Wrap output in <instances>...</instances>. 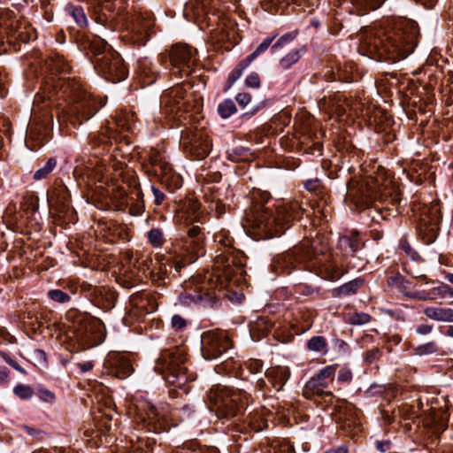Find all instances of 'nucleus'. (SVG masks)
Instances as JSON below:
<instances>
[{
  "label": "nucleus",
  "instance_id": "1",
  "mask_svg": "<svg viewBox=\"0 0 453 453\" xmlns=\"http://www.w3.org/2000/svg\"><path fill=\"white\" fill-rule=\"evenodd\" d=\"M362 43L369 54L380 60L397 62L413 51L417 32L407 21L374 26L363 30Z\"/></svg>",
  "mask_w": 453,
  "mask_h": 453
},
{
  "label": "nucleus",
  "instance_id": "2",
  "mask_svg": "<svg viewBox=\"0 0 453 453\" xmlns=\"http://www.w3.org/2000/svg\"><path fill=\"white\" fill-rule=\"evenodd\" d=\"M242 271V267L234 265L233 260L226 258L224 264V257H218L211 273L186 282L183 292L179 296L180 303L185 306L197 303L212 306L219 298L216 290L237 284Z\"/></svg>",
  "mask_w": 453,
  "mask_h": 453
},
{
  "label": "nucleus",
  "instance_id": "3",
  "mask_svg": "<svg viewBox=\"0 0 453 453\" xmlns=\"http://www.w3.org/2000/svg\"><path fill=\"white\" fill-rule=\"evenodd\" d=\"M347 197L360 210L378 200L379 203L370 209L369 215L372 219H375L372 211L377 212L382 219H388L392 214L395 216L398 211L397 204L401 202L398 188L391 186L390 181L380 185L371 176L359 180H352L348 186Z\"/></svg>",
  "mask_w": 453,
  "mask_h": 453
},
{
  "label": "nucleus",
  "instance_id": "4",
  "mask_svg": "<svg viewBox=\"0 0 453 453\" xmlns=\"http://www.w3.org/2000/svg\"><path fill=\"white\" fill-rule=\"evenodd\" d=\"M270 198L271 196L267 192L255 194L253 205L246 216L249 226L257 230L264 238H273L281 234L290 223L303 213L297 201L279 205L274 212L265 206Z\"/></svg>",
  "mask_w": 453,
  "mask_h": 453
},
{
  "label": "nucleus",
  "instance_id": "5",
  "mask_svg": "<svg viewBox=\"0 0 453 453\" xmlns=\"http://www.w3.org/2000/svg\"><path fill=\"white\" fill-rule=\"evenodd\" d=\"M68 65H64L59 77H51L45 82L42 92L36 95V101L49 100L50 102L63 100L68 104H76L75 111H79L85 119H90L104 105L103 100H97L83 88L80 80L75 77H66Z\"/></svg>",
  "mask_w": 453,
  "mask_h": 453
},
{
  "label": "nucleus",
  "instance_id": "6",
  "mask_svg": "<svg viewBox=\"0 0 453 453\" xmlns=\"http://www.w3.org/2000/svg\"><path fill=\"white\" fill-rule=\"evenodd\" d=\"M185 361L183 350L178 348L164 349L157 359L154 369L169 384L181 388L189 380Z\"/></svg>",
  "mask_w": 453,
  "mask_h": 453
},
{
  "label": "nucleus",
  "instance_id": "7",
  "mask_svg": "<svg viewBox=\"0 0 453 453\" xmlns=\"http://www.w3.org/2000/svg\"><path fill=\"white\" fill-rule=\"evenodd\" d=\"M250 395L243 390L233 389L222 385H214L208 393L209 401L215 410L226 418L234 417Z\"/></svg>",
  "mask_w": 453,
  "mask_h": 453
},
{
  "label": "nucleus",
  "instance_id": "8",
  "mask_svg": "<svg viewBox=\"0 0 453 453\" xmlns=\"http://www.w3.org/2000/svg\"><path fill=\"white\" fill-rule=\"evenodd\" d=\"M98 43L102 44L104 50L96 52L97 55L102 54L101 57L96 58V70L106 80L111 81L114 83L125 80L127 75V69L120 55L114 50L105 51L106 43L104 42L99 41Z\"/></svg>",
  "mask_w": 453,
  "mask_h": 453
},
{
  "label": "nucleus",
  "instance_id": "9",
  "mask_svg": "<svg viewBox=\"0 0 453 453\" xmlns=\"http://www.w3.org/2000/svg\"><path fill=\"white\" fill-rule=\"evenodd\" d=\"M168 57L173 73L182 78L192 73L197 62V50L189 45L178 43L172 47Z\"/></svg>",
  "mask_w": 453,
  "mask_h": 453
},
{
  "label": "nucleus",
  "instance_id": "10",
  "mask_svg": "<svg viewBox=\"0 0 453 453\" xmlns=\"http://www.w3.org/2000/svg\"><path fill=\"white\" fill-rule=\"evenodd\" d=\"M334 414L340 429L349 436H356L361 430L360 411L345 400L337 399Z\"/></svg>",
  "mask_w": 453,
  "mask_h": 453
},
{
  "label": "nucleus",
  "instance_id": "11",
  "mask_svg": "<svg viewBox=\"0 0 453 453\" xmlns=\"http://www.w3.org/2000/svg\"><path fill=\"white\" fill-rule=\"evenodd\" d=\"M201 344L202 355L207 360L216 359L232 348L228 334L219 329L204 332L201 337Z\"/></svg>",
  "mask_w": 453,
  "mask_h": 453
},
{
  "label": "nucleus",
  "instance_id": "12",
  "mask_svg": "<svg viewBox=\"0 0 453 453\" xmlns=\"http://www.w3.org/2000/svg\"><path fill=\"white\" fill-rule=\"evenodd\" d=\"M317 242L313 241L311 242L312 250H308L303 253L301 252V249H295L293 250H289L288 252L277 255L272 263L273 270L279 272H286L289 273L292 269H294L297 264L303 263L305 260L311 259L316 256L317 252L314 250V247Z\"/></svg>",
  "mask_w": 453,
  "mask_h": 453
},
{
  "label": "nucleus",
  "instance_id": "13",
  "mask_svg": "<svg viewBox=\"0 0 453 453\" xmlns=\"http://www.w3.org/2000/svg\"><path fill=\"white\" fill-rule=\"evenodd\" d=\"M313 266L316 273L326 280H337L346 273L342 269V258L338 254L326 255L317 258Z\"/></svg>",
  "mask_w": 453,
  "mask_h": 453
},
{
  "label": "nucleus",
  "instance_id": "14",
  "mask_svg": "<svg viewBox=\"0 0 453 453\" xmlns=\"http://www.w3.org/2000/svg\"><path fill=\"white\" fill-rule=\"evenodd\" d=\"M441 214L438 203L423 208L419 229L426 242H433L437 236Z\"/></svg>",
  "mask_w": 453,
  "mask_h": 453
},
{
  "label": "nucleus",
  "instance_id": "15",
  "mask_svg": "<svg viewBox=\"0 0 453 453\" xmlns=\"http://www.w3.org/2000/svg\"><path fill=\"white\" fill-rule=\"evenodd\" d=\"M296 32H291L280 36L278 41L272 44L275 39V36H269L265 38L257 49L250 54L245 59L243 65H250L258 56L264 54L268 48L271 46V50L273 54L280 53L282 50H285L296 37Z\"/></svg>",
  "mask_w": 453,
  "mask_h": 453
},
{
  "label": "nucleus",
  "instance_id": "16",
  "mask_svg": "<svg viewBox=\"0 0 453 453\" xmlns=\"http://www.w3.org/2000/svg\"><path fill=\"white\" fill-rule=\"evenodd\" d=\"M149 160L151 165L155 167V174L160 176L162 183L172 186L173 188L181 187L180 177L173 172L171 165L163 159L157 150L150 151Z\"/></svg>",
  "mask_w": 453,
  "mask_h": 453
},
{
  "label": "nucleus",
  "instance_id": "17",
  "mask_svg": "<svg viewBox=\"0 0 453 453\" xmlns=\"http://www.w3.org/2000/svg\"><path fill=\"white\" fill-rule=\"evenodd\" d=\"M141 408L145 412V417L142 418V421L148 427L149 431H152L155 434H160L169 430V425L165 417V411L163 408L159 409L147 402L143 403Z\"/></svg>",
  "mask_w": 453,
  "mask_h": 453
},
{
  "label": "nucleus",
  "instance_id": "18",
  "mask_svg": "<svg viewBox=\"0 0 453 453\" xmlns=\"http://www.w3.org/2000/svg\"><path fill=\"white\" fill-rule=\"evenodd\" d=\"M289 377L290 371L288 367H270L265 372L266 380L262 379L258 380L257 382V387L260 390H267L268 392H271L272 389H274L276 392H279L282 389Z\"/></svg>",
  "mask_w": 453,
  "mask_h": 453
},
{
  "label": "nucleus",
  "instance_id": "19",
  "mask_svg": "<svg viewBox=\"0 0 453 453\" xmlns=\"http://www.w3.org/2000/svg\"><path fill=\"white\" fill-rule=\"evenodd\" d=\"M335 368L332 365L326 366L320 370L318 374L313 376L305 385L304 395L311 392L318 395H329L333 396L332 392H326L325 388H327L329 383L333 381Z\"/></svg>",
  "mask_w": 453,
  "mask_h": 453
},
{
  "label": "nucleus",
  "instance_id": "20",
  "mask_svg": "<svg viewBox=\"0 0 453 453\" xmlns=\"http://www.w3.org/2000/svg\"><path fill=\"white\" fill-rule=\"evenodd\" d=\"M164 107L169 113H178L185 104V91L181 86H176L164 94Z\"/></svg>",
  "mask_w": 453,
  "mask_h": 453
},
{
  "label": "nucleus",
  "instance_id": "21",
  "mask_svg": "<svg viewBox=\"0 0 453 453\" xmlns=\"http://www.w3.org/2000/svg\"><path fill=\"white\" fill-rule=\"evenodd\" d=\"M112 373L119 379L128 377L134 371L130 360L124 355L117 354L111 358Z\"/></svg>",
  "mask_w": 453,
  "mask_h": 453
},
{
  "label": "nucleus",
  "instance_id": "22",
  "mask_svg": "<svg viewBox=\"0 0 453 453\" xmlns=\"http://www.w3.org/2000/svg\"><path fill=\"white\" fill-rule=\"evenodd\" d=\"M268 414V411L265 408L255 410L249 412L245 418V422L255 432H259L267 426V421L265 416Z\"/></svg>",
  "mask_w": 453,
  "mask_h": 453
},
{
  "label": "nucleus",
  "instance_id": "23",
  "mask_svg": "<svg viewBox=\"0 0 453 453\" xmlns=\"http://www.w3.org/2000/svg\"><path fill=\"white\" fill-rule=\"evenodd\" d=\"M424 314L430 319L440 322H453V309L441 307H426Z\"/></svg>",
  "mask_w": 453,
  "mask_h": 453
},
{
  "label": "nucleus",
  "instance_id": "24",
  "mask_svg": "<svg viewBox=\"0 0 453 453\" xmlns=\"http://www.w3.org/2000/svg\"><path fill=\"white\" fill-rule=\"evenodd\" d=\"M384 2L385 0H350L353 6L352 12L359 16L378 9Z\"/></svg>",
  "mask_w": 453,
  "mask_h": 453
},
{
  "label": "nucleus",
  "instance_id": "25",
  "mask_svg": "<svg viewBox=\"0 0 453 453\" xmlns=\"http://www.w3.org/2000/svg\"><path fill=\"white\" fill-rule=\"evenodd\" d=\"M364 280L361 279L352 280L337 288L334 289L333 295L335 297L347 296L354 295L362 287Z\"/></svg>",
  "mask_w": 453,
  "mask_h": 453
},
{
  "label": "nucleus",
  "instance_id": "26",
  "mask_svg": "<svg viewBox=\"0 0 453 453\" xmlns=\"http://www.w3.org/2000/svg\"><path fill=\"white\" fill-rule=\"evenodd\" d=\"M200 232L201 229L198 226H193L188 231V249H190L192 253H196L202 249V239L199 237Z\"/></svg>",
  "mask_w": 453,
  "mask_h": 453
},
{
  "label": "nucleus",
  "instance_id": "27",
  "mask_svg": "<svg viewBox=\"0 0 453 453\" xmlns=\"http://www.w3.org/2000/svg\"><path fill=\"white\" fill-rule=\"evenodd\" d=\"M304 52V47L296 48L291 50L287 55H285L280 61V65L284 69L290 68L296 64L302 57Z\"/></svg>",
  "mask_w": 453,
  "mask_h": 453
},
{
  "label": "nucleus",
  "instance_id": "28",
  "mask_svg": "<svg viewBox=\"0 0 453 453\" xmlns=\"http://www.w3.org/2000/svg\"><path fill=\"white\" fill-rule=\"evenodd\" d=\"M65 11L73 17L79 27H83L87 26L88 19L81 6L69 5L65 8Z\"/></svg>",
  "mask_w": 453,
  "mask_h": 453
},
{
  "label": "nucleus",
  "instance_id": "29",
  "mask_svg": "<svg viewBox=\"0 0 453 453\" xmlns=\"http://www.w3.org/2000/svg\"><path fill=\"white\" fill-rule=\"evenodd\" d=\"M190 150L196 159H203L210 153L211 148L208 142L196 140L191 145Z\"/></svg>",
  "mask_w": 453,
  "mask_h": 453
},
{
  "label": "nucleus",
  "instance_id": "30",
  "mask_svg": "<svg viewBox=\"0 0 453 453\" xmlns=\"http://www.w3.org/2000/svg\"><path fill=\"white\" fill-rule=\"evenodd\" d=\"M151 27L152 21L150 19L138 17L132 24L131 29L137 35H142L144 34L147 36V34Z\"/></svg>",
  "mask_w": 453,
  "mask_h": 453
},
{
  "label": "nucleus",
  "instance_id": "31",
  "mask_svg": "<svg viewBox=\"0 0 453 453\" xmlns=\"http://www.w3.org/2000/svg\"><path fill=\"white\" fill-rule=\"evenodd\" d=\"M327 343L323 336H313L307 342V348L311 351L325 352Z\"/></svg>",
  "mask_w": 453,
  "mask_h": 453
},
{
  "label": "nucleus",
  "instance_id": "32",
  "mask_svg": "<svg viewBox=\"0 0 453 453\" xmlns=\"http://www.w3.org/2000/svg\"><path fill=\"white\" fill-rule=\"evenodd\" d=\"M429 294L432 297V300H435L438 297H453V289L449 285L442 283L440 286L432 288L429 291Z\"/></svg>",
  "mask_w": 453,
  "mask_h": 453
},
{
  "label": "nucleus",
  "instance_id": "33",
  "mask_svg": "<svg viewBox=\"0 0 453 453\" xmlns=\"http://www.w3.org/2000/svg\"><path fill=\"white\" fill-rule=\"evenodd\" d=\"M236 111V107L232 99H226L218 105V112L223 118L226 119Z\"/></svg>",
  "mask_w": 453,
  "mask_h": 453
},
{
  "label": "nucleus",
  "instance_id": "34",
  "mask_svg": "<svg viewBox=\"0 0 453 453\" xmlns=\"http://www.w3.org/2000/svg\"><path fill=\"white\" fill-rule=\"evenodd\" d=\"M439 350V346L436 342L432 341L426 343L418 345L414 349V353L418 356L432 355Z\"/></svg>",
  "mask_w": 453,
  "mask_h": 453
},
{
  "label": "nucleus",
  "instance_id": "35",
  "mask_svg": "<svg viewBox=\"0 0 453 453\" xmlns=\"http://www.w3.org/2000/svg\"><path fill=\"white\" fill-rule=\"evenodd\" d=\"M372 317L365 312H354L349 315L347 322L352 326H363L369 323Z\"/></svg>",
  "mask_w": 453,
  "mask_h": 453
},
{
  "label": "nucleus",
  "instance_id": "36",
  "mask_svg": "<svg viewBox=\"0 0 453 453\" xmlns=\"http://www.w3.org/2000/svg\"><path fill=\"white\" fill-rule=\"evenodd\" d=\"M56 165H57L56 159L50 158L43 167L38 169L35 173L34 179L40 180L46 178L54 170Z\"/></svg>",
  "mask_w": 453,
  "mask_h": 453
},
{
  "label": "nucleus",
  "instance_id": "37",
  "mask_svg": "<svg viewBox=\"0 0 453 453\" xmlns=\"http://www.w3.org/2000/svg\"><path fill=\"white\" fill-rule=\"evenodd\" d=\"M148 239L154 248H159L165 243L163 232L158 228L150 229L148 233Z\"/></svg>",
  "mask_w": 453,
  "mask_h": 453
},
{
  "label": "nucleus",
  "instance_id": "38",
  "mask_svg": "<svg viewBox=\"0 0 453 453\" xmlns=\"http://www.w3.org/2000/svg\"><path fill=\"white\" fill-rule=\"evenodd\" d=\"M273 453H295L294 446L286 440H278L273 443Z\"/></svg>",
  "mask_w": 453,
  "mask_h": 453
},
{
  "label": "nucleus",
  "instance_id": "39",
  "mask_svg": "<svg viewBox=\"0 0 453 453\" xmlns=\"http://www.w3.org/2000/svg\"><path fill=\"white\" fill-rule=\"evenodd\" d=\"M13 393L20 399L26 400L29 399L33 395V389L31 387L24 384H19L17 385L14 389Z\"/></svg>",
  "mask_w": 453,
  "mask_h": 453
},
{
  "label": "nucleus",
  "instance_id": "40",
  "mask_svg": "<svg viewBox=\"0 0 453 453\" xmlns=\"http://www.w3.org/2000/svg\"><path fill=\"white\" fill-rule=\"evenodd\" d=\"M48 296L54 302L65 303L70 300V296L62 290L52 289L48 292Z\"/></svg>",
  "mask_w": 453,
  "mask_h": 453
},
{
  "label": "nucleus",
  "instance_id": "41",
  "mask_svg": "<svg viewBox=\"0 0 453 453\" xmlns=\"http://www.w3.org/2000/svg\"><path fill=\"white\" fill-rule=\"evenodd\" d=\"M403 295L411 299L420 300V301H428L432 300L429 292L425 291H403Z\"/></svg>",
  "mask_w": 453,
  "mask_h": 453
},
{
  "label": "nucleus",
  "instance_id": "42",
  "mask_svg": "<svg viewBox=\"0 0 453 453\" xmlns=\"http://www.w3.org/2000/svg\"><path fill=\"white\" fill-rule=\"evenodd\" d=\"M245 367L250 371V373L256 374L262 371L263 363L258 359H250L245 363Z\"/></svg>",
  "mask_w": 453,
  "mask_h": 453
},
{
  "label": "nucleus",
  "instance_id": "43",
  "mask_svg": "<svg viewBox=\"0 0 453 453\" xmlns=\"http://www.w3.org/2000/svg\"><path fill=\"white\" fill-rule=\"evenodd\" d=\"M260 77L257 73H250L245 80V85L249 88H257L260 87Z\"/></svg>",
  "mask_w": 453,
  "mask_h": 453
},
{
  "label": "nucleus",
  "instance_id": "44",
  "mask_svg": "<svg viewBox=\"0 0 453 453\" xmlns=\"http://www.w3.org/2000/svg\"><path fill=\"white\" fill-rule=\"evenodd\" d=\"M172 326L176 330H181L187 326V321L180 315L175 314L172 318Z\"/></svg>",
  "mask_w": 453,
  "mask_h": 453
},
{
  "label": "nucleus",
  "instance_id": "45",
  "mask_svg": "<svg viewBox=\"0 0 453 453\" xmlns=\"http://www.w3.org/2000/svg\"><path fill=\"white\" fill-rule=\"evenodd\" d=\"M243 64H244V59L242 60L240 62V64L238 65V67L236 69H234L230 73L229 79L231 80L232 82H234L236 80H238L242 76L243 71L249 66V65L244 66Z\"/></svg>",
  "mask_w": 453,
  "mask_h": 453
},
{
  "label": "nucleus",
  "instance_id": "46",
  "mask_svg": "<svg viewBox=\"0 0 453 453\" xmlns=\"http://www.w3.org/2000/svg\"><path fill=\"white\" fill-rule=\"evenodd\" d=\"M236 101L239 104V105L242 108L247 106L250 101H251V96L249 93H239L236 96Z\"/></svg>",
  "mask_w": 453,
  "mask_h": 453
},
{
  "label": "nucleus",
  "instance_id": "47",
  "mask_svg": "<svg viewBox=\"0 0 453 453\" xmlns=\"http://www.w3.org/2000/svg\"><path fill=\"white\" fill-rule=\"evenodd\" d=\"M391 281H392L391 284L392 285L395 284L401 293L403 294V291H408L407 290L408 281L403 280L400 277L391 278Z\"/></svg>",
  "mask_w": 453,
  "mask_h": 453
},
{
  "label": "nucleus",
  "instance_id": "48",
  "mask_svg": "<svg viewBox=\"0 0 453 453\" xmlns=\"http://www.w3.org/2000/svg\"><path fill=\"white\" fill-rule=\"evenodd\" d=\"M151 191L154 196L155 203L160 205L165 200V194L155 186H151Z\"/></svg>",
  "mask_w": 453,
  "mask_h": 453
},
{
  "label": "nucleus",
  "instance_id": "49",
  "mask_svg": "<svg viewBox=\"0 0 453 453\" xmlns=\"http://www.w3.org/2000/svg\"><path fill=\"white\" fill-rule=\"evenodd\" d=\"M214 36L218 42H223L229 39V34L224 31L223 25H219L217 30H215Z\"/></svg>",
  "mask_w": 453,
  "mask_h": 453
},
{
  "label": "nucleus",
  "instance_id": "50",
  "mask_svg": "<svg viewBox=\"0 0 453 453\" xmlns=\"http://www.w3.org/2000/svg\"><path fill=\"white\" fill-rule=\"evenodd\" d=\"M352 379V373L349 369H342L339 372L338 380L342 382H348Z\"/></svg>",
  "mask_w": 453,
  "mask_h": 453
},
{
  "label": "nucleus",
  "instance_id": "51",
  "mask_svg": "<svg viewBox=\"0 0 453 453\" xmlns=\"http://www.w3.org/2000/svg\"><path fill=\"white\" fill-rule=\"evenodd\" d=\"M432 331H433V326H432V325H427V324H422V325H419V326L417 327V329H416V332H417L418 334H422V335L428 334H430Z\"/></svg>",
  "mask_w": 453,
  "mask_h": 453
},
{
  "label": "nucleus",
  "instance_id": "52",
  "mask_svg": "<svg viewBox=\"0 0 453 453\" xmlns=\"http://www.w3.org/2000/svg\"><path fill=\"white\" fill-rule=\"evenodd\" d=\"M4 360L15 370L20 372L21 373H26L25 370L18 364V362L10 357H4Z\"/></svg>",
  "mask_w": 453,
  "mask_h": 453
},
{
  "label": "nucleus",
  "instance_id": "53",
  "mask_svg": "<svg viewBox=\"0 0 453 453\" xmlns=\"http://www.w3.org/2000/svg\"><path fill=\"white\" fill-rule=\"evenodd\" d=\"M376 448L380 452H386L387 450H388L390 449V442L388 441H378L376 442Z\"/></svg>",
  "mask_w": 453,
  "mask_h": 453
},
{
  "label": "nucleus",
  "instance_id": "54",
  "mask_svg": "<svg viewBox=\"0 0 453 453\" xmlns=\"http://www.w3.org/2000/svg\"><path fill=\"white\" fill-rule=\"evenodd\" d=\"M379 354V349H372L366 352V360H368L369 362H372L378 357Z\"/></svg>",
  "mask_w": 453,
  "mask_h": 453
},
{
  "label": "nucleus",
  "instance_id": "55",
  "mask_svg": "<svg viewBox=\"0 0 453 453\" xmlns=\"http://www.w3.org/2000/svg\"><path fill=\"white\" fill-rule=\"evenodd\" d=\"M77 365L81 369V372H88L94 367V365L91 361H87L84 363H78Z\"/></svg>",
  "mask_w": 453,
  "mask_h": 453
},
{
  "label": "nucleus",
  "instance_id": "56",
  "mask_svg": "<svg viewBox=\"0 0 453 453\" xmlns=\"http://www.w3.org/2000/svg\"><path fill=\"white\" fill-rule=\"evenodd\" d=\"M40 397L44 400V401H47V402H52L54 401L55 399V395L53 393H51L50 391L49 390H43L41 392V395Z\"/></svg>",
  "mask_w": 453,
  "mask_h": 453
},
{
  "label": "nucleus",
  "instance_id": "57",
  "mask_svg": "<svg viewBox=\"0 0 453 453\" xmlns=\"http://www.w3.org/2000/svg\"><path fill=\"white\" fill-rule=\"evenodd\" d=\"M347 242L352 252H356L358 250V242L357 237L347 239Z\"/></svg>",
  "mask_w": 453,
  "mask_h": 453
},
{
  "label": "nucleus",
  "instance_id": "58",
  "mask_svg": "<svg viewBox=\"0 0 453 453\" xmlns=\"http://www.w3.org/2000/svg\"><path fill=\"white\" fill-rule=\"evenodd\" d=\"M325 453H348V449L345 445L336 448H332L325 451Z\"/></svg>",
  "mask_w": 453,
  "mask_h": 453
},
{
  "label": "nucleus",
  "instance_id": "59",
  "mask_svg": "<svg viewBox=\"0 0 453 453\" xmlns=\"http://www.w3.org/2000/svg\"><path fill=\"white\" fill-rule=\"evenodd\" d=\"M33 453H62V452H61V450H58L56 448H54V449L42 448V449L35 450Z\"/></svg>",
  "mask_w": 453,
  "mask_h": 453
},
{
  "label": "nucleus",
  "instance_id": "60",
  "mask_svg": "<svg viewBox=\"0 0 453 453\" xmlns=\"http://www.w3.org/2000/svg\"><path fill=\"white\" fill-rule=\"evenodd\" d=\"M400 248L407 254L409 255L411 253V248L410 244L405 241L402 240L400 242Z\"/></svg>",
  "mask_w": 453,
  "mask_h": 453
},
{
  "label": "nucleus",
  "instance_id": "61",
  "mask_svg": "<svg viewBox=\"0 0 453 453\" xmlns=\"http://www.w3.org/2000/svg\"><path fill=\"white\" fill-rule=\"evenodd\" d=\"M8 379V371L6 367H0V381L5 382Z\"/></svg>",
  "mask_w": 453,
  "mask_h": 453
},
{
  "label": "nucleus",
  "instance_id": "62",
  "mask_svg": "<svg viewBox=\"0 0 453 453\" xmlns=\"http://www.w3.org/2000/svg\"><path fill=\"white\" fill-rule=\"evenodd\" d=\"M319 186V183L318 180H310L305 185L308 190H315Z\"/></svg>",
  "mask_w": 453,
  "mask_h": 453
},
{
  "label": "nucleus",
  "instance_id": "63",
  "mask_svg": "<svg viewBox=\"0 0 453 453\" xmlns=\"http://www.w3.org/2000/svg\"><path fill=\"white\" fill-rule=\"evenodd\" d=\"M34 354H35V356L37 358L42 359V360H43V361H45V360H46V354H45V352H44L43 350H42V349H35V350L34 351Z\"/></svg>",
  "mask_w": 453,
  "mask_h": 453
},
{
  "label": "nucleus",
  "instance_id": "64",
  "mask_svg": "<svg viewBox=\"0 0 453 453\" xmlns=\"http://www.w3.org/2000/svg\"><path fill=\"white\" fill-rule=\"evenodd\" d=\"M130 211H131L132 214H134V215H138V214H140V213H141V211H142V208H141V207H135V208L131 207V208H130Z\"/></svg>",
  "mask_w": 453,
  "mask_h": 453
}]
</instances>
